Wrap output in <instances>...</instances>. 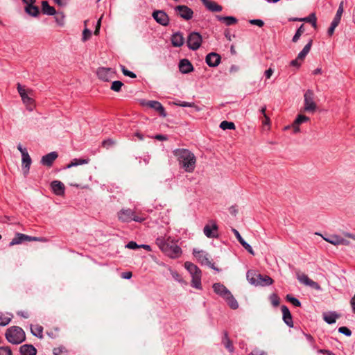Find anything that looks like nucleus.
Here are the masks:
<instances>
[{"mask_svg": "<svg viewBox=\"0 0 355 355\" xmlns=\"http://www.w3.org/2000/svg\"><path fill=\"white\" fill-rule=\"evenodd\" d=\"M25 10L28 15L33 17H36L39 14V8L37 6H35L34 3L26 5Z\"/></svg>", "mask_w": 355, "mask_h": 355, "instance_id": "obj_34", "label": "nucleus"}, {"mask_svg": "<svg viewBox=\"0 0 355 355\" xmlns=\"http://www.w3.org/2000/svg\"><path fill=\"white\" fill-rule=\"evenodd\" d=\"M0 355H12V351L9 347H0Z\"/></svg>", "mask_w": 355, "mask_h": 355, "instance_id": "obj_49", "label": "nucleus"}, {"mask_svg": "<svg viewBox=\"0 0 355 355\" xmlns=\"http://www.w3.org/2000/svg\"><path fill=\"white\" fill-rule=\"evenodd\" d=\"M338 315L334 313L324 315V320L328 324H333L336 322Z\"/></svg>", "mask_w": 355, "mask_h": 355, "instance_id": "obj_38", "label": "nucleus"}, {"mask_svg": "<svg viewBox=\"0 0 355 355\" xmlns=\"http://www.w3.org/2000/svg\"><path fill=\"white\" fill-rule=\"evenodd\" d=\"M154 19L162 26H167L169 23V17L167 14L162 10H155L153 12Z\"/></svg>", "mask_w": 355, "mask_h": 355, "instance_id": "obj_16", "label": "nucleus"}, {"mask_svg": "<svg viewBox=\"0 0 355 355\" xmlns=\"http://www.w3.org/2000/svg\"><path fill=\"white\" fill-rule=\"evenodd\" d=\"M248 355H268V354L264 351L254 349L252 352H251Z\"/></svg>", "mask_w": 355, "mask_h": 355, "instance_id": "obj_59", "label": "nucleus"}, {"mask_svg": "<svg viewBox=\"0 0 355 355\" xmlns=\"http://www.w3.org/2000/svg\"><path fill=\"white\" fill-rule=\"evenodd\" d=\"M222 343L224 345L225 347L230 352H232L234 351V347L232 341L229 338L228 334L227 331H224L223 336L222 338Z\"/></svg>", "mask_w": 355, "mask_h": 355, "instance_id": "obj_31", "label": "nucleus"}, {"mask_svg": "<svg viewBox=\"0 0 355 355\" xmlns=\"http://www.w3.org/2000/svg\"><path fill=\"white\" fill-rule=\"evenodd\" d=\"M249 283L255 286H266L272 284L273 279L268 275H261L258 271L249 270L246 274Z\"/></svg>", "mask_w": 355, "mask_h": 355, "instance_id": "obj_2", "label": "nucleus"}, {"mask_svg": "<svg viewBox=\"0 0 355 355\" xmlns=\"http://www.w3.org/2000/svg\"><path fill=\"white\" fill-rule=\"evenodd\" d=\"M299 126H300V124H295V122L293 121V123L292 124V128L293 129L294 133H298L300 131Z\"/></svg>", "mask_w": 355, "mask_h": 355, "instance_id": "obj_62", "label": "nucleus"}, {"mask_svg": "<svg viewBox=\"0 0 355 355\" xmlns=\"http://www.w3.org/2000/svg\"><path fill=\"white\" fill-rule=\"evenodd\" d=\"M232 231L234 233L235 236H236V238L238 239L239 241L240 242V243L244 246V239L242 238V236H241V234H239V232L235 230V229H232Z\"/></svg>", "mask_w": 355, "mask_h": 355, "instance_id": "obj_57", "label": "nucleus"}, {"mask_svg": "<svg viewBox=\"0 0 355 355\" xmlns=\"http://www.w3.org/2000/svg\"><path fill=\"white\" fill-rule=\"evenodd\" d=\"M272 73L273 70L272 69V68H269L268 70L265 71V76L267 79H269L272 75Z\"/></svg>", "mask_w": 355, "mask_h": 355, "instance_id": "obj_63", "label": "nucleus"}, {"mask_svg": "<svg viewBox=\"0 0 355 355\" xmlns=\"http://www.w3.org/2000/svg\"><path fill=\"white\" fill-rule=\"evenodd\" d=\"M338 26V24H336V22H334V21H331V26L328 29V31H327V33L329 36H331L334 33V30L335 28Z\"/></svg>", "mask_w": 355, "mask_h": 355, "instance_id": "obj_56", "label": "nucleus"}, {"mask_svg": "<svg viewBox=\"0 0 355 355\" xmlns=\"http://www.w3.org/2000/svg\"><path fill=\"white\" fill-rule=\"evenodd\" d=\"M114 144H115V142L114 140H112L111 139H107L103 141L102 146L108 149L110 147H112V146H114Z\"/></svg>", "mask_w": 355, "mask_h": 355, "instance_id": "obj_48", "label": "nucleus"}, {"mask_svg": "<svg viewBox=\"0 0 355 355\" xmlns=\"http://www.w3.org/2000/svg\"><path fill=\"white\" fill-rule=\"evenodd\" d=\"M175 10L181 18L185 20L192 19L193 15V11L190 8L184 5L175 6Z\"/></svg>", "mask_w": 355, "mask_h": 355, "instance_id": "obj_15", "label": "nucleus"}, {"mask_svg": "<svg viewBox=\"0 0 355 355\" xmlns=\"http://www.w3.org/2000/svg\"><path fill=\"white\" fill-rule=\"evenodd\" d=\"M304 31H305L304 26L303 24H302L297 30L295 34L294 35V36L292 39V41L293 42H297L299 40L300 36L304 33Z\"/></svg>", "mask_w": 355, "mask_h": 355, "instance_id": "obj_41", "label": "nucleus"}, {"mask_svg": "<svg viewBox=\"0 0 355 355\" xmlns=\"http://www.w3.org/2000/svg\"><path fill=\"white\" fill-rule=\"evenodd\" d=\"M338 332L343 334L344 335H345L347 336H350L352 335L351 330L349 328H347V327H340L338 329Z\"/></svg>", "mask_w": 355, "mask_h": 355, "instance_id": "obj_50", "label": "nucleus"}, {"mask_svg": "<svg viewBox=\"0 0 355 355\" xmlns=\"http://www.w3.org/2000/svg\"><path fill=\"white\" fill-rule=\"evenodd\" d=\"M17 91L26 109L29 111L33 110L35 108V101L28 96V94L33 93V91L31 89L26 91L24 87L21 86L19 83L17 84Z\"/></svg>", "mask_w": 355, "mask_h": 355, "instance_id": "obj_7", "label": "nucleus"}, {"mask_svg": "<svg viewBox=\"0 0 355 355\" xmlns=\"http://www.w3.org/2000/svg\"><path fill=\"white\" fill-rule=\"evenodd\" d=\"M24 241L46 242L47 239L44 237L31 236L22 233H16L15 237L10 242L9 246L11 247L15 245H19Z\"/></svg>", "mask_w": 355, "mask_h": 355, "instance_id": "obj_8", "label": "nucleus"}, {"mask_svg": "<svg viewBox=\"0 0 355 355\" xmlns=\"http://www.w3.org/2000/svg\"><path fill=\"white\" fill-rule=\"evenodd\" d=\"M155 139L159 141H166L168 139L167 137L164 135H157L155 136Z\"/></svg>", "mask_w": 355, "mask_h": 355, "instance_id": "obj_64", "label": "nucleus"}, {"mask_svg": "<svg viewBox=\"0 0 355 355\" xmlns=\"http://www.w3.org/2000/svg\"><path fill=\"white\" fill-rule=\"evenodd\" d=\"M266 107H263L260 110V112L263 114V116H261L260 119L263 125V130L268 131L270 128V120L269 116L266 113Z\"/></svg>", "mask_w": 355, "mask_h": 355, "instance_id": "obj_24", "label": "nucleus"}, {"mask_svg": "<svg viewBox=\"0 0 355 355\" xmlns=\"http://www.w3.org/2000/svg\"><path fill=\"white\" fill-rule=\"evenodd\" d=\"M302 62L300 60H298V58H296L293 60H292L290 63L291 66L295 67L297 68H299L301 66Z\"/></svg>", "mask_w": 355, "mask_h": 355, "instance_id": "obj_60", "label": "nucleus"}, {"mask_svg": "<svg viewBox=\"0 0 355 355\" xmlns=\"http://www.w3.org/2000/svg\"><path fill=\"white\" fill-rule=\"evenodd\" d=\"M312 40H311L303 48V49L298 53L297 58L298 60H300L301 62H302L307 54L309 53L311 46H312Z\"/></svg>", "mask_w": 355, "mask_h": 355, "instance_id": "obj_29", "label": "nucleus"}, {"mask_svg": "<svg viewBox=\"0 0 355 355\" xmlns=\"http://www.w3.org/2000/svg\"><path fill=\"white\" fill-rule=\"evenodd\" d=\"M203 232L208 238H216L218 236V226L216 223H212L211 225L207 224L204 227Z\"/></svg>", "mask_w": 355, "mask_h": 355, "instance_id": "obj_17", "label": "nucleus"}, {"mask_svg": "<svg viewBox=\"0 0 355 355\" xmlns=\"http://www.w3.org/2000/svg\"><path fill=\"white\" fill-rule=\"evenodd\" d=\"M205 7L212 12H220L223 9L222 6L217 3L209 0H201Z\"/></svg>", "mask_w": 355, "mask_h": 355, "instance_id": "obj_27", "label": "nucleus"}, {"mask_svg": "<svg viewBox=\"0 0 355 355\" xmlns=\"http://www.w3.org/2000/svg\"><path fill=\"white\" fill-rule=\"evenodd\" d=\"M193 254L202 265L208 266L212 269L219 271L218 268L214 266V263L209 260V256L206 252L194 249Z\"/></svg>", "mask_w": 355, "mask_h": 355, "instance_id": "obj_11", "label": "nucleus"}, {"mask_svg": "<svg viewBox=\"0 0 355 355\" xmlns=\"http://www.w3.org/2000/svg\"><path fill=\"white\" fill-rule=\"evenodd\" d=\"M179 69L182 73H188L193 71V67L187 59H182L179 63Z\"/></svg>", "mask_w": 355, "mask_h": 355, "instance_id": "obj_21", "label": "nucleus"}, {"mask_svg": "<svg viewBox=\"0 0 355 355\" xmlns=\"http://www.w3.org/2000/svg\"><path fill=\"white\" fill-rule=\"evenodd\" d=\"M343 6H344V2L342 1L339 4L336 14L332 21L336 22V24H339L340 19H341L342 15L343 13Z\"/></svg>", "mask_w": 355, "mask_h": 355, "instance_id": "obj_35", "label": "nucleus"}, {"mask_svg": "<svg viewBox=\"0 0 355 355\" xmlns=\"http://www.w3.org/2000/svg\"><path fill=\"white\" fill-rule=\"evenodd\" d=\"M171 44L173 46L180 47L184 44V39L182 33L177 32L171 36Z\"/></svg>", "mask_w": 355, "mask_h": 355, "instance_id": "obj_25", "label": "nucleus"}, {"mask_svg": "<svg viewBox=\"0 0 355 355\" xmlns=\"http://www.w3.org/2000/svg\"><path fill=\"white\" fill-rule=\"evenodd\" d=\"M43 327L40 325H36L33 328H31V333L36 337L40 338H43L42 335Z\"/></svg>", "mask_w": 355, "mask_h": 355, "instance_id": "obj_37", "label": "nucleus"}, {"mask_svg": "<svg viewBox=\"0 0 355 355\" xmlns=\"http://www.w3.org/2000/svg\"><path fill=\"white\" fill-rule=\"evenodd\" d=\"M270 301L274 306H277L279 304V298L276 294L270 295Z\"/></svg>", "mask_w": 355, "mask_h": 355, "instance_id": "obj_52", "label": "nucleus"}, {"mask_svg": "<svg viewBox=\"0 0 355 355\" xmlns=\"http://www.w3.org/2000/svg\"><path fill=\"white\" fill-rule=\"evenodd\" d=\"M173 155L178 162L180 168L186 173H193L196 166V157L189 149L177 148L173 150Z\"/></svg>", "mask_w": 355, "mask_h": 355, "instance_id": "obj_1", "label": "nucleus"}, {"mask_svg": "<svg viewBox=\"0 0 355 355\" xmlns=\"http://www.w3.org/2000/svg\"><path fill=\"white\" fill-rule=\"evenodd\" d=\"M115 70L112 68L99 67L96 71L98 78L105 82H108L115 76Z\"/></svg>", "mask_w": 355, "mask_h": 355, "instance_id": "obj_12", "label": "nucleus"}, {"mask_svg": "<svg viewBox=\"0 0 355 355\" xmlns=\"http://www.w3.org/2000/svg\"><path fill=\"white\" fill-rule=\"evenodd\" d=\"M156 244L159 246V249L163 252L168 243L165 241L163 237H158L156 239Z\"/></svg>", "mask_w": 355, "mask_h": 355, "instance_id": "obj_42", "label": "nucleus"}, {"mask_svg": "<svg viewBox=\"0 0 355 355\" xmlns=\"http://www.w3.org/2000/svg\"><path fill=\"white\" fill-rule=\"evenodd\" d=\"M117 217L119 220L126 223L132 221L142 223L146 220V216L144 214L137 213L130 208L121 209L117 214Z\"/></svg>", "mask_w": 355, "mask_h": 355, "instance_id": "obj_4", "label": "nucleus"}, {"mask_svg": "<svg viewBox=\"0 0 355 355\" xmlns=\"http://www.w3.org/2000/svg\"><path fill=\"white\" fill-rule=\"evenodd\" d=\"M286 298L289 302H291L295 306H301V302L299 301V300L293 297L292 295H287Z\"/></svg>", "mask_w": 355, "mask_h": 355, "instance_id": "obj_44", "label": "nucleus"}, {"mask_svg": "<svg viewBox=\"0 0 355 355\" xmlns=\"http://www.w3.org/2000/svg\"><path fill=\"white\" fill-rule=\"evenodd\" d=\"M184 267L192 277L191 286L197 289H201V270L196 265L189 261L184 263Z\"/></svg>", "mask_w": 355, "mask_h": 355, "instance_id": "obj_6", "label": "nucleus"}, {"mask_svg": "<svg viewBox=\"0 0 355 355\" xmlns=\"http://www.w3.org/2000/svg\"><path fill=\"white\" fill-rule=\"evenodd\" d=\"M22 170L24 175H27L29 172L30 166L31 164V158L28 153L23 155L22 156Z\"/></svg>", "mask_w": 355, "mask_h": 355, "instance_id": "obj_28", "label": "nucleus"}, {"mask_svg": "<svg viewBox=\"0 0 355 355\" xmlns=\"http://www.w3.org/2000/svg\"><path fill=\"white\" fill-rule=\"evenodd\" d=\"M304 110L306 112L313 113L317 109V105L314 101V93L312 90L308 89L304 95Z\"/></svg>", "mask_w": 355, "mask_h": 355, "instance_id": "obj_9", "label": "nucleus"}, {"mask_svg": "<svg viewBox=\"0 0 355 355\" xmlns=\"http://www.w3.org/2000/svg\"><path fill=\"white\" fill-rule=\"evenodd\" d=\"M53 193L57 196H62L64 193V186L62 182L58 180H54L51 184Z\"/></svg>", "mask_w": 355, "mask_h": 355, "instance_id": "obj_23", "label": "nucleus"}, {"mask_svg": "<svg viewBox=\"0 0 355 355\" xmlns=\"http://www.w3.org/2000/svg\"><path fill=\"white\" fill-rule=\"evenodd\" d=\"M220 128L224 130H233L235 128V125L233 122L227 121H223L220 124Z\"/></svg>", "mask_w": 355, "mask_h": 355, "instance_id": "obj_40", "label": "nucleus"}, {"mask_svg": "<svg viewBox=\"0 0 355 355\" xmlns=\"http://www.w3.org/2000/svg\"><path fill=\"white\" fill-rule=\"evenodd\" d=\"M202 35L198 32H191L187 37V46L188 47L193 50H198L202 44Z\"/></svg>", "mask_w": 355, "mask_h": 355, "instance_id": "obj_10", "label": "nucleus"}, {"mask_svg": "<svg viewBox=\"0 0 355 355\" xmlns=\"http://www.w3.org/2000/svg\"><path fill=\"white\" fill-rule=\"evenodd\" d=\"M282 314H283V320L284 322L289 327H293V322L291 313L288 309V307L285 305L282 306L281 307Z\"/></svg>", "mask_w": 355, "mask_h": 355, "instance_id": "obj_22", "label": "nucleus"}, {"mask_svg": "<svg viewBox=\"0 0 355 355\" xmlns=\"http://www.w3.org/2000/svg\"><path fill=\"white\" fill-rule=\"evenodd\" d=\"M220 56L216 53H210L207 55L205 61L208 66L215 67L220 62Z\"/></svg>", "mask_w": 355, "mask_h": 355, "instance_id": "obj_18", "label": "nucleus"}, {"mask_svg": "<svg viewBox=\"0 0 355 355\" xmlns=\"http://www.w3.org/2000/svg\"><path fill=\"white\" fill-rule=\"evenodd\" d=\"M58 156V155L56 152L49 153L42 157L41 163L44 166L49 167L51 166L54 161L57 159Z\"/></svg>", "mask_w": 355, "mask_h": 355, "instance_id": "obj_20", "label": "nucleus"}, {"mask_svg": "<svg viewBox=\"0 0 355 355\" xmlns=\"http://www.w3.org/2000/svg\"><path fill=\"white\" fill-rule=\"evenodd\" d=\"M163 252L168 257L175 259L180 257L182 250L177 244L168 243Z\"/></svg>", "mask_w": 355, "mask_h": 355, "instance_id": "obj_14", "label": "nucleus"}, {"mask_svg": "<svg viewBox=\"0 0 355 355\" xmlns=\"http://www.w3.org/2000/svg\"><path fill=\"white\" fill-rule=\"evenodd\" d=\"M310 121V118L305 116V115H303V114H300L297 116V117L295 119V120L294 121L295 122V124H302V123H304V122H307Z\"/></svg>", "mask_w": 355, "mask_h": 355, "instance_id": "obj_45", "label": "nucleus"}, {"mask_svg": "<svg viewBox=\"0 0 355 355\" xmlns=\"http://www.w3.org/2000/svg\"><path fill=\"white\" fill-rule=\"evenodd\" d=\"M300 21L310 23L314 28L317 27V17L315 13L310 14L308 17L300 19Z\"/></svg>", "mask_w": 355, "mask_h": 355, "instance_id": "obj_36", "label": "nucleus"}, {"mask_svg": "<svg viewBox=\"0 0 355 355\" xmlns=\"http://www.w3.org/2000/svg\"><path fill=\"white\" fill-rule=\"evenodd\" d=\"M19 352L21 355H36L37 349L32 345L25 344L20 347Z\"/></svg>", "mask_w": 355, "mask_h": 355, "instance_id": "obj_26", "label": "nucleus"}, {"mask_svg": "<svg viewBox=\"0 0 355 355\" xmlns=\"http://www.w3.org/2000/svg\"><path fill=\"white\" fill-rule=\"evenodd\" d=\"M88 162L87 159H73L70 164H69L67 166V168H71L73 166H76L78 165H82V164H87Z\"/></svg>", "mask_w": 355, "mask_h": 355, "instance_id": "obj_39", "label": "nucleus"}, {"mask_svg": "<svg viewBox=\"0 0 355 355\" xmlns=\"http://www.w3.org/2000/svg\"><path fill=\"white\" fill-rule=\"evenodd\" d=\"M323 239L324 241H326L327 242H328L331 244H333L334 245H340L342 236H340L339 235L334 234V235H330L328 237H324Z\"/></svg>", "mask_w": 355, "mask_h": 355, "instance_id": "obj_33", "label": "nucleus"}, {"mask_svg": "<svg viewBox=\"0 0 355 355\" xmlns=\"http://www.w3.org/2000/svg\"><path fill=\"white\" fill-rule=\"evenodd\" d=\"M123 86V83L120 80L113 81L110 89L114 92H119L121 91V87Z\"/></svg>", "mask_w": 355, "mask_h": 355, "instance_id": "obj_43", "label": "nucleus"}, {"mask_svg": "<svg viewBox=\"0 0 355 355\" xmlns=\"http://www.w3.org/2000/svg\"><path fill=\"white\" fill-rule=\"evenodd\" d=\"M297 279L301 284L308 286L316 291H320L322 289L321 286L317 282L311 279L304 273L297 272Z\"/></svg>", "mask_w": 355, "mask_h": 355, "instance_id": "obj_13", "label": "nucleus"}, {"mask_svg": "<svg viewBox=\"0 0 355 355\" xmlns=\"http://www.w3.org/2000/svg\"><path fill=\"white\" fill-rule=\"evenodd\" d=\"M92 32L87 28H85L83 32V41L85 42L90 38Z\"/></svg>", "mask_w": 355, "mask_h": 355, "instance_id": "obj_53", "label": "nucleus"}, {"mask_svg": "<svg viewBox=\"0 0 355 355\" xmlns=\"http://www.w3.org/2000/svg\"><path fill=\"white\" fill-rule=\"evenodd\" d=\"M249 23L252 25H256L259 27H262L264 25V22L261 19H250L249 20Z\"/></svg>", "mask_w": 355, "mask_h": 355, "instance_id": "obj_55", "label": "nucleus"}, {"mask_svg": "<svg viewBox=\"0 0 355 355\" xmlns=\"http://www.w3.org/2000/svg\"><path fill=\"white\" fill-rule=\"evenodd\" d=\"M125 247L127 248H129V249H132V250H135V249H137V248H139V245L137 244V243H135V241H130L126 245Z\"/></svg>", "mask_w": 355, "mask_h": 355, "instance_id": "obj_58", "label": "nucleus"}, {"mask_svg": "<svg viewBox=\"0 0 355 355\" xmlns=\"http://www.w3.org/2000/svg\"><path fill=\"white\" fill-rule=\"evenodd\" d=\"M216 19L224 23L226 26H231L237 22L236 18L232 16H227V17H223L220 15H216Z\"/></svg>", "mask_w": 355, "mask_h": 355, "instance_id": "obj_30", "label": "nucleus"}, {"mask_svg": "<svg viewBox=\"0 0 355 355\" xmlns=\"http://www.w3.org/2000/svg\"><path fill=\"white\" fill-rule=\"evenodd\" d=\"M121 69L122 73H123L124 76L130 77L132 78H136V74L135 73L128 70L125 67V66L121 65Z\"/></svg>", "mask_w": 355, "mask_h": 355, "instance_id": "obj_46", "label": "nucleus"}, {"mask_svg": "<svg viewBox=\"0 0 355 355\" xmlns=\"http://www.w3.org/2000/svg\"><path fill=\"white\" fill-rule=\"evenodd\" d=\"M245 250L248 251L250 254L254 256L255 252H254L252 246L245 242Z\"/></svg>", "mask_w": 355, "mask_h": 355, "instance_id": "obj_61", "label": "nucleus"}, {"mask_svg": "<svg viewBox=\"0 0 355 355\" xmlns=\"http://www.w3.org/2000/svg\"><path fill=\"white\" fill-rule=\"evenodd\" d=\"M175 105H179L180 107H193L195 106L194 103H189L186 101H178V103H175Z\"/></svg>", "mask_w": 355, "mask_h": 355, "instance_id": "obj_54", "label": "nucleus"}, {"mask_svg": "<svg viewBox=\"0 0 355 355\" xmlns=\"http://www.w3.org/2000/svg\"><path fill=\"white\" fill-rule=\"evenodd\" d=\"M67 350L64 347H56L53 349L54 355H65Z\"/></svg>", "mask_w": 355, "mask_h": 355, "instance_id": "obj_51", "label": "nucleus"}, {"mask_svg": "<svg viewBox=\"0 0 355 355\" xmlns=\"http://www.w3.org/2000/svg\"><path fill=\"white\" fill-rule=\"evenodd\" d=\"M42 10L44 14L48 15H54L56 12L55 9L49 6L46 1H43L42 2Z\"/></svg>", "mask_w": 355, "mask_h": 355, "instance_id": "obj_32", "label": "nucleus"}, {"mask_svg": "<svg viewBox=\"0 0 355 355\" xmlns=\"http://www.w3.org/2000/svg\"><path fill=\"white\" fill-rule=\"evenodd\" d=\"M10 321L11 318L3 315H0V326H6Z\"/></svg>", "mask_w": 355, "mask_h": 355, "instance_id": "obj_47", "label": "nucleus"}, {"mask_svg": "<svg viewBox=\"0 0 355 355\" xmlns=\"http://www.w3.org/2000/svg\"><path fill=\"white\" fill-rule=\"evenodd\" d=\"M5 336L7 340L14 345L20 344L26 339L24 331L17 326L9 327L6 330Z\"/></svg>", "mask_w": 355, "mask_h": 355, "instance_id": "obj_5", "label": "nucleus"}, {"mask_svg": "<svg viewBox=\"0 0 355 355\" xmlns=\"http://www.w3.org/2000/svg\"><path fill=\"white\" fill-rule=\"evenodd\" d=\"M214 291L220 297L223 298L229 306L232 309H236L239 304L231 292L222 284L215 283L213 284Z\"/></svg>", "mask_w": 355, "mask_h": 355, "instance_id": "obj_3", "label": "nucleus"}, {"mask_svg": "<svg viewBox=\"0 0 355 355\" xmlns=\"http://www.w3.org/2000/svg\"><path fill=\"white\" fill-rule=\"evenodd\" d=\"M146 105L148 107L157 111L160 116H162L163 117H165L166 116V113L164 107L159 101H149L146 103Z\"/></svg>", "mask_w": 355, "mask_h": 355, "instance_id": "obj_19", "label": "nucleus"}]
</instances>
